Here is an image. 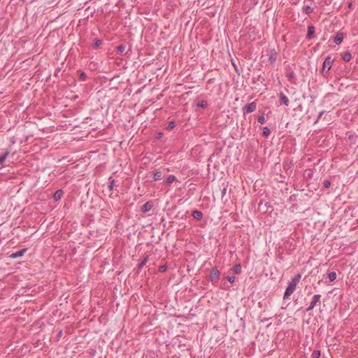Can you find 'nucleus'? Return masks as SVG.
I'll return each mask as SVG.
<instances>
[{
    "mask_svg": "<svg viewBox=\"0 0 358 358\" xmlns=\"http://www.w3.org/2000/svg\"><path fill=\"white\" fill-rule=\"evenodd\" d=\"M301 278V274H297L292 278L285 292L284 299L288 298L294 292L296 288V285L299 284Z\"/></svg>",
    "mask_w": 358,
    "mask_h": 358,
    "instance_id": "obj_1",
    "label": "nucleus"
},
{
    "mask_svg": "<svg viewBox=\"0 0 358 358\" xmlns=\"http://www.w3.org/2000/svg\"><path fill=\"white\" fill-rule=\"evenodd\" d=\"M334 60H335V58L331 55L327 56L325 58V59L323 62V65H322V71H321L322 74L323 76H325L327 73H328L329 72Z\"/></svg>",
    "mask_w": 358,
    "mask_h": 358,
    "instance_id": "obj_2",
    "label": "nucleus"
},
{
    "mask_svg": "<svg viewBox=\"0 0 358 358\" xmlns=\"http://www.w3.org/2000/svg\"><path fill=\"white\" fill-rule=\"evenodd\" d=\"M220 273L217 267L212 268L209 276L210 280L214 284L217 282L220 278Z\"/></svg>",
    "mask_w": 358,
    "mask_h": 358,
    "instance_id": "obj_3",
    "label": "nucleus"
},
{
    "mask_svg": "<svg viewBox=\"0 0 358 358\" xmlns=\"http://www.w3.org/2000/svg\"><path fill=\"white\" fill-rule=\"evenodd\" d=\"M256 108H257V104L255 102L253 101V102L249 103L246 104L243 108V113L248 114V113H252L256 110Z\"/></svg>",
    "mask_w": 358,
    "mask_h": 358,
    "instance_id": "obj_4",
    "label": "nucleus"
},
{
    "mask_svg": "<svg viewBox=\"0 0 358 358\" xmlns=\"http://www.w3.org/2000/svg\"><path fill=\"white\" fill-rule=\"evenodd\" d=\"M321 299L320 294H315L312 299V301L310 302V306L306 309V311H310L313 310L316 306L318 302H320Z\"/></svg>",
    "mask_w": 358,
    "mask_h": 358,
    "instance_id": "obj_5",
    "label": "nucleus"
},
{
    "mask_svg": "<svg viewBox=\"0 0 358 358\" xmlns=\"http://www.w3.org/2000/svg\"><path fill=\"white\" fill-rule=\"evenodd\" d=\"M152 208V203L150 201H147L141 206V210L142 213H147Z\"/></svg>",
    "mask_w": 358,
    "mask_h": 358,
    "instance_id": "obj_6",
    "label": "nucleus"
},
{
    "mask_svg": "<svg viewBox=\"0 0 358 358\" xmlns=\"http://www.w3.org/2000/svg\"><path fill=\"white\" fill-rule=\"evenodd\" d=\"M313 176V170L311 169H306L303 171V177L307 179H311Z\"/></svg>",
    "mask_w": 358,
    "mask_h": 358,
    "instance_id": "obj_7",
    "label": "nucleus"
},
{
    "mask_svg": "<svg viewBox=\"0 0 358 358\" xmlns=\"http://www.w3.org/2000/svg\"><path fill=\"white\" fill-rule=\"evenodd\" d=\"M192 215L196 220H201L203 218V213L200 210H195L192 211Z\"/></svg>",
    "mask_w": 358,
    "mask_h": 358,
    "instance_id": "obj_8",
    "label": "nucleus"
},
{
    "mask_svg": "<svg viewBox=\"0 0 358 358\" xmlns=\"http://www.w3.org/2000/svg\"><path fill=\"white\" fill-rule=\"evenodd\" d=\"M343 33H338L334 37V42L337 45L341 44L343 42Z\"/></svg>",
    "mask_w": 358,
    "mask_h": 358,
    "instance_id": "obj_9",
    "label": "nucleus"
},
{
    "mask_svg": "<svg viewBox=\"0 0 358 358\" xmlns=\"http://www.w3.org/2000/svg\"><path fill=\"white\" fill-rule=\"evenodd\" d=\"M27 248L22 249L21 250H19L15 253H13L10 255V257L12 258H18L24 255L25 252L27 251Z\"/></svg>",
    "mask_w": 358,
    "mask_h": 358,
    "instance_id": "obj_10",
    "label": "nucleus"
},
{
    "mask_svg": "<svg viewBox=\"0 0 358 358\" xmlns=\"http://www.w3.org/2000/svg\"><path fill=\"white\" fill-rule=\"evenodd\" d=\"M280 100L281 103H283L285 106L289 105V99L283 93L280 94Z\"/></svg>",
    "mask_w": 358,
    "mask_h": 358,
    "instance_id": "obj_11",
    "label": "nucleus"
},
{
    "mask_svg": "<svg viewBox=\"0 0 358 358\" xmlns=\"http://www.w3.org/2000/svg\"><path fill=\"white\" fill-rule=\"evenodd\" d=\"M77 74H78L79 80H80V81L86 80L87 76L86 75V73L84 71L79 70L77 71Z\"/></svg>",
    "mask_w": 358,
    "mask_h": 358,
    "instance_id": "obj_12",
    "label": "nucleus"
},
{
    "mask_svg": "<svg viewBox=\"0 0 358 358\" xmlns=\"http://www.w3.org/2000/svg\"><path fill=\"white\" fill-rule=\"evenodd\" d=\"M315 33V27L313 26H309L308 28L307 38L311 39L313 37Z\"/></svg>",
    "mask_w": 358,
    "mask_h": 358,
    "instance_id": "obj_13",
    "label": "nucleus"
},
{
    "mask_svg": "<svg viewBox=\"0 0 358 358\" xmlns=\"http://www.w3.org/2000/svg\"><path fill=\"white\" fill-rule=\"evenodd\" d=\"M62 195H63V191L62 189H59V190L56 191V192L54 194V196H53L55 201L60 200Z\"/></svg>",
    "mask_w": 358,
    "mask_h": 358,
    "instance_id": "obj_14",
    "label": "nucleus"
},
{
    "mask_svg": "<svg viewBox=\"0 0 358 358\" xmlns=\"http://www.w3.org/2000/svg\"><path fill=\"white\" fill-rule=\"evenodd\" d=\"M148 261V256L145 255L144 257V258L141 260V262L139 263V264L138 265V270L141 269L146 264Z\"/></svg>",
    "mask_w": 358,
    "mask_h": 358,
    "instance_id": "obj_15",
    "label": "nucleus"
},
{
    "mask_svg": "<svg viewBox=\"0 0 358 358\" xmlns=\"http://www.w3.org/2000/svg\"><path fill=\"white\" fill-rule=\"evenodd\" d=\"M352 58L351 53L349 52H344L342 55V59L344 62H349Z\"/></svg>",
    "mask_w": 358,
    "mask_h": 358,
    "instance_id": "obj_16",
    "label": "nucleus"
},
{
    "mask_svg": "<svg viewBox=\"0 0 358 358\" xmlns=\"http://www.w3.org/2000/svg\"><path fill=\"white\" fill-rule=\"evenodd\" d=\"M163 177V174L162 171H157L153 175V180L157 181L160 180Z\"/></svg>",
    "mask_w": 358,
    "mask_h": 358,
    "instance_id": "obj_17",
    "label": "nucleus"
},
{
    "mask_svg": "<svg viewBox=\"0 0 358 358\" xmlns=\"http://www.w3.org/2000/svg\"><path fill=\"white\" fill-rule=\"evenodd\" d=\"M277 57L276 53L271 52L269 57H268V61L271 64H274L276 61Z\"/></svg>",
    "mask_w": 358,
    "mask_h": 358,
    "instance_id": "obj_18",
    "label": "nucleus"
},
{
    "mask_svg": "<svg viewBox=\"0 0 358 358\" xmlns=\"http://www.w3.org/2000/svg\"><path fill=\"white\" fill-rule=\"evenodd\" d=\"M337 275L336 273L334 271L330 272L328 274V278L330 282H333L336 279Z\"/></svg>",
    "mask_w": 358,
    "mask_h": 358,
    "instance_id": "obj_19",
    "label": "nucleus"
},
{
    "mask_svg": "<svg viewBox=\"0 0 358 358\" xmlns=\"http://www.w3.org/2000/svg\"><path fill=\"white\" fill-rule=\"evenodd\" d=\"M233 271L234 273L236 274H239L241 273V264H236L234 267H233Z\"/></svg>",
    "mask_w": 358,
    "mask_h": 358,
    "instance_id": "obj_20",
    "label": "nucleus"
},
{
    "mask_svg": "<svg viewBox=\"0 0 358 358\" xmlns=\"http://www.w3.org/2000/svg\"><path fill=\"white\" fill-rule=\"evenodd\" d=\"M176 180V178L175 176L169 175L168 176V178H166V182L168 183V184H171V183H173Z\"/></svg>",
    "mask_w": 358,
    "mask_h": 358,
    "instance_id": "obj_21",
    "label": "nucleus"
},
{
    "mask_svg": "<svg viewBox=\"0 0 358 358\" xmlns=\"http://www.w3.org/2000/svg\"><path fill=\"white\" fill-rule=\"evenodd\" d=\"M321 352L319 350H314L311 355V358H320Z\"/></svg>",
    "mask_w": 358,
    "mask_h": 358,
    "instance_id": "obj_22",
    "label": "nucleus"
},
{
    "mask_svg": "<svg viewBox=\"0 0 358 358\" xmlns=\"http://www.w3.org/2000/svg\"><path fill=\"white\" fill-rule=\"evenodd\" d=\"M303 11L305 12V13L306 14H310L313 13V8L310 6H306L304 8H303Z\"/></svg>",
    "mask_w": 358,
    "mask_h": 358,
    "instance_id": "obj_23",
    "label": "nucleus"
},
{
    "mask_svg": "<svg viewBox=\"0 0 358 358\" xmlns=\"http://www.w3.org/2000/svg\"><path fill=\"white\" fill-rule=\"evenodd\" d=\"M125 48H126V47H125V45H123V44H122V45H119V46L117 48V52L118 54L122 55V54L124 52V51L125 50Z\"/></svg>",
    "mask_w": 358,
    "mask_h": 358,
    "instance_id": "obj_24",
    "label": "nucleus"
},
{
    "mask_svg": "<svg viewBox=\"0 0 358 358\" xmlns=\"http://www.w3.org/2000/svg\"><path fill=\"white\" fill-rule=\"evenodd\" d=\"M270 129H268V127H265L263 128V132H262V135L265 137H267L270 135Z\"/></svg>",
    "mask_w": 358,
    "mask_h": 358,
    "instance_id": "obj_25",
    "label": "nucleus"
},
{
    "mask_svg": "<svg viewBox=\"0 0 358 358\" xmlns=\"http://www.w3.org/2000/svg\"><path fill=\"white\" fill-rule=\"evenodd\" d=\"M286 77L290 80L294 77V73L293 71H289L287 70V72L286 73Z\"/></svg>",
    "mask_w": 358,
    "mask_h": 358,
    "instance_id": "obj_26",
    "label": "nucleus"
},
{
    "mask_svg": "<svg viewBox=\"0 0 358 358\" xmlns=\"http://www.w3.org/2000/svg\"><path fill=\"white\" fill-rule=\"evenodd\" d=\"M8 154H9L8 152H6L3 155L0 156V164H2L5 162Z\"/></svg>",
    "mask_w": 358,
    "mask_h": 358,
    "instance_id": "obj_27",
    "label": "nucleus"
},
{
    "mask_svg": "<svg viewBox=\"0 0 358 358\" xmlns=\"http://www.w3.org/2000/svg\"><path fill=\"white\" fill-rule=\"evenodd\" d=\"M101 44H102V41L101 40L96 39L94 41V43L93 45H94V48H99L101 45Z\"/></svg>",
    "mask_w": 358,
    "mask_h": 358,
    "instance_id": "obj_28",
    "label": "nucleus"
},
{
    "mask_svg": "<svg viewBox=\"0 0 358 358\" xmlns=\"http://www.w3.org/2000/svg\"><path fill=\"white\" fill-rule=\"evenodd\" d=\"M265 122H266V120H265V117H264V114H262L258 117V122L259 123H260L261 124H263L265 123Z\"/></svg>",
    "mask_w": 358,
    "mask_h": 358,
    "instance_id": "obj_29",
    "label": "nucleus"
},
{
    "mask_svg": "<svg viewBox=\"0 0 358 358\" xmlns=\"http://www.w3.org/2000/svg\"><path fill=\"white\" fill-rule=\"evenodd\" d=\"M175 127H176V122L174 121H171V122H169L166 129L170 131V130L173 129Z\"/></svg>",
    "mask_w": 358,
    "mask_h": 358,
    "instance_id": "obj_30",
    "label": "nucleus"
},
{
    "mask_svg": "<svg viewBox=\"0 0 358 358\" xmlns=\"http://www.w3.org/2000/svg\"><path fill=\"white\" fill-rule=\"evenodd\" d=\"M197 106L204 108L207 106V102L206 101H201L197 103Z\"/></svg>",
    "mask_w": 358,
    "mask_h": 358,
    "instance_id": "obj_31",
    "label": "nucleus"
},
{
    "mask_svg": "<svg viewBox=\"0 0 358 358\" xmlns=\"http://www.w3.org/2000/svg\"><path fill=\"white\" fill-rule=\"evenodd\" d=\"M109 180H110V183L108 185V188L110 190H112L114 187V185H115V180L112 179L111 178H110Z\"/></svg>",
    "mask_w": 358,
    "mask_h": 358,
    "instance_id": "obj_32",
    "label": "nucleus"
},
{
    "mask_svg": "<svg viewBox=\"0 0 358 358\" xmlns=\"http://www.w3.org/2000/svg\"><path fill=\"white\" fill-rule=\"evenodd\" d=\"M331 185V182L329 180H325L323 182V187L324 188H329Z\"/></svg>",
    "mask_w": 358,
    "mask_h": 358,
    "instance_id": "obj_33",
    "label": "nucleus"
},
{
    "mask_svg": "<svg viewBox=\"0 0 358 358\" xmlns=\"http://www.w3.org/2000/svg\"><path fill=\"white\" fill-rule=\"evenodd\" d=\"M167 269V266L166 264L162 265L159 267V272H164Z\"/></svg>",
    "mask_w": 358,
    "mask_h": 358,
    "instance_id": "obj_34",
    "label": "nucleus"
},
{
    "mask_svg": "<svg viewBox=\"0 0 358 358\" xmlns=\"http://www.w3.org/2000/svg\"><path fill=\"white\" fill-rule=\"evenodd\" d=\"M231 64L236 71V72L238 73V74H240V72H239V69L238 68V66L236 65V64L235 63V62H234V60H231Z\"/></svg>",
    "mask_w": 358,
    "mask_h": 358,
    "instance_id": "obj_35",
    "label": "nucleus"
},
{
    "mask_svg": "<svg viewBox=\"0 0 358 358\" xmlns=\"http://www.w3.org/2000/svg\"><path fill=\"white\" fill-rule=\"evenodd\" d=\"M227 280H228L230 283H233V282H234V281H235V279H236V278H235V277H234V276H233V275H231V276H229H229H227Z\"/></svg>",
    "mask_w": 358,
    "mask_h": 358,
    "instance_id": "obj_36",
    "label": "nucleus"
},
{
    "mask_svg": "<svg viewBox=\"0 0 358 358\" xmlns=\"http://www.w3.org/2000/svg\"><path fill=\"white\" fill-rule=\"evenodd\" d=\"M226 192H227V188H226V187H224V188H223V189L222 190V193H221V194H222V198H223V197L224 196V195L226 194Z\"/></svg>",
    "mask_w": 358,
    "mask_h": 358,
    "instance_id": "obj_37",
    "label": "nucleus"
},
{
    "mask_svg": "<svg viewBox=\"0 0 358 358\" xmlns=\"http://www.w3.org/2000/svg\"><path fill=\"white\" fill-rule=\"evenodd\" d=\"M323 113H324V111H322V112H320V113H319V115H318V117H317V120H316V121H315V123H316V122H317V121L321 118V117H322V115H323Z\"/></svg>",
    "mask_w": 358,
    "mask_h": 358,
    "instance_id": "obj_38",
    "label": "nucleus"
},
{
    "mask_svg": "<svg viewBox=\"0 0 358 358\" xmlns=\"http://www.w3.org/2000/svg\"><path fill=\"white\" fill-rule=\"evenodd\" d=\"M62 331H59V332L58 333L57 337L59 338L62 336Z\"/></svg>",
    "mask_w": 358,
    "mask_h": 358,
    "instance_id": "obj_39",
    "label": "nucleus"
},
{
    "mask_svg": "<svg viewBox=\"0 0 358 358\" xmlns=\"http://www.w3.org/2000/svg\"><path fill=\"white\" fill-rule=\"evenodd\" d=\"M292 165H293V164L292 162H290L289 164V167H291Z\"/></svg>",
    "mask_w": 358,
    "mask_h": 358,
    "instance_id": "obj_40",
    "label": "nucleus"
}]
</instances>
